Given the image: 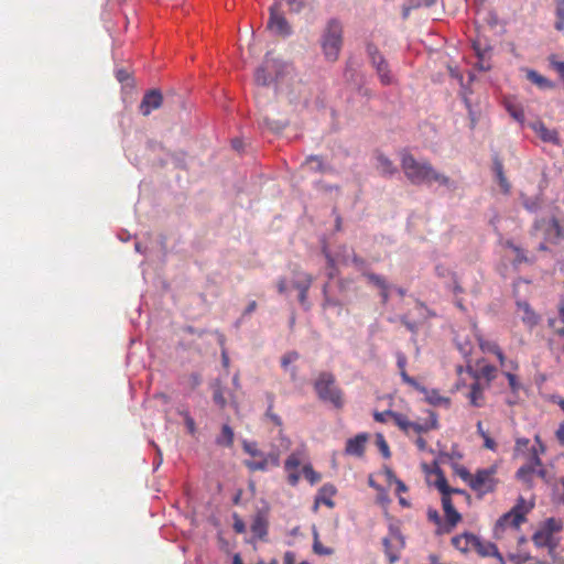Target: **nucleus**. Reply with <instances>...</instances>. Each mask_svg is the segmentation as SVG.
I'll return each mask as SVG.
<instances>
[{"mask_svg": "<svg viewBox=\"0 0 564 564\" xmlns=\"http://www.w3.org/2000/svg\"><path fill=\"white\" fill-rule=\"evenodd\" d=\"M302 471H303V475L304 477L312 484H316L321 480V475L315 471L312 467V465H304L303 468H302Z\"/></svg>", "mask_w": 564, "mask_h": 564, "instance_id": "obj_41", "label": "nucleus"}, {"mask_svg": "<svg viewBox=\"0 0 564 564\" xmlns=\"http://www.w3.org/2000/svg\"><path fill=\"white\" fill-rule=\"evenodd\" d=\"M435 486L441 491L442 497H451L452 488L448 486L447 480L443 474L437 476Z\"/></svg>", "mask_w": 564, "mask_h": 564, "instance_id": "obj_39", "label": "nucleus"}, {"mask_svg": "<svg viewBox=\"0 0 564 564\" xmlns=\"http://www.w3.org/2000/svg\"><path fill=\"white\" fill-rule=\"evenodd\" d=\"M531 509L532 506H528L524 498L519 497L511 510L497 520L494 527V538L498 541L518 538L520 527L527 521V514Z\"/></svg>", "mask_w": 564, "mask_h": 564, "instance_id": "obj_2", "label": "nucleus"}, {"mask_svg": "<svg viewBox=\"0 0 564 564\" xmlns=\"http://www.w3.org/2000/svg\"><path fill=\"white\" fill-rule=\"evenodd\" d=\"M412 8L426 7L430 8L435 4L436 0H411Z\"/></svg>", "mask_w": 564, "mask_h": 564, "instance_id": "obj_57", "label": "nucleus"}, {"mask_svg": "<svg viewBox=\"0 0 564 564\" xmlns=\"http://www.w3.org/2000/svg\"><path fill=\"white\" fill-rule=\"evenodd\" d=\"M313 387L322 402L329 403L338 410L344 406V391L337 384L334 373L322 371L315 379Z\"/></svg>", "mask_w": 564, "mask_h": 564, "instance_id": "obj_3", "label": "nucleus"}, {"mask_svg": "<svg viewBox=\"0 0 564 564\" xmlns=\"http://www.w3.org/2000/svg\"><path fill=\"white\" fill-rule=\"evenodd\" d=\"M533 229L535 232H541L544 241L549 243H557L564 238V228L554 217L536 219Z\"/></svg>", "mask_w": 564, "mask_h": 564, "instance_id": "obj_6", "label": "nucleus"}, {"mask_svg": "<svg viewBox=\"0 0 564 564\" xmlns=\"http://www.w3.org/2000/svg\"><path fill=\"white\" fill-rule=\"evenodd\" d=\"M299 275H300V278H299V280L293 282V286H294V289H296L299 291L300 304L305 310H308L310 304L307 302V295H308V290L312 286L314 279L311 274L305 273V272H301Z\"/></svg>", "mask_w": 564, "mask_h": 564, "instance_id": "obj_13", "label": "nucleus"}, {"mask_svg": "<svg viewBox=\"0 0 564 564\" xmlns=\"http://www.w3.org/2000/svg\"><path fill=\"white\" fill-rule=\"evenodd\" d=\"M540 449L536 447H532L528 457V464L533 465L534 467L539 468L538 475L540 477H545V470L542 467V460L540 458Z\"/></svg>", "mask_w": 564, "mask_h": 564, "instance_id": "obj_31", "label": "nucleus"}, {"mask_svg": "<svg viewBox=\"0 0 564 564\" xmlns=\"http://www.w3.org/2000/svg\"><path fill=\"white\" fill-rule=\"evenodd\" d=\"M303 165L307 166L311 171H314V172H324L325 171L323 160L318 155L308 156L305 160Z\"/></svg>", "mask_w": 564, "mask_h": 564, "instance_id": "obj_35", "label": "nucleus"}, {"mask_svg": "<svg viewBox=\"0 0 564 564\" xmlns=\"http://www.w3.org/2000/svg\"><path fill=\"white\" fill-rule=\"evenodd\" d=\"M393 412L394 411H391V410H386V411H382V412L376 411L373 413V419H375L376 422L386 423L389 419L392 420Z\"/></svg>", "mask_w": 564, "mask_h": 564, "instance_id": "obj_51", "label": "nucleus"}, {"mask_svg": "<svg viewBox=\"0 0 564 564\" xmlns=\"http://www.w3.org/2000/svg\"><path fill=\"white\" fill-rule=\"evenodd\" d=\"M367 442H368L367 433L357 434L355 437L347 440L346 447H345V454L350 455V456H356V457H362L365 454Z\"/></svg>", "mask_w": 564, "mask_h": 564, "instance_id": "obj_14", "label": "nucleus"}, {"mask_svg": "<svg viewBox=\"0 0 564 564\" xmlns=\"http://www.w3.org/2000/svg\"><path fill=\"white\" fill-rule=\"evenodd\" d=\"M478 344H479L481 351H484V352H489V354L495 355L500 349V347L497 343L482 339L481 337L478 338Z\"/></svg>", "mask_w": 564, "mask_h": 564, "instance_id": "obj_40", "label": "nucleus"}, {"mask_svg": "<svg viewBox=\"0 0 564 564\" xmlns=\"http://www.w3.org/2000/svg\"><path fill=\"white\" fill-rule=\"evenodd\" d=\"M377 161H378V165H377L378 171L382 175L391 176L397 172V167L393 165L392 161L389 158H387L386 155H383V154L378 155Z\"/></svg>", "mask_w": 564, "mask_h": 564, "instance_id": "obj_30", "label": "nucleus"}, {"mask_svg": "<svg viewBox=\"0 0 564 564\" xmlns=\"http://www.w3.org/2000/svg\"><path fill=\"white\" fill-rule=\"evenodd\" d=\"M288 481L291 486H295L300 480V474L297 470L288 471Z\"/></svg>", "mask_w": 564, "mask_h": 564, "instance_id": "obj_61", "label": "nucleus"}, {"mask_svg": "<svg viewBox=\"0 0 564 564\" xmlns=\"http://www.w3.org/2000/svg\"><path fill=\"white\" fill-rule=\"evenodd\" d=\"M163 102V95L159 89L147 91L139 105V111L143 116H149L153 110L159 109Z\"/></svg>", "mask_w": 564, "mask_h": 564, "instance_id": "obj_12", "label": "nucleus"}, {"mask_svg": "<svg viewBox=\"0 0 564 564\" xmlns=\"http://www.w3.org/2000/svg\"><path fill=\"white\" fill-rule=\"evenodd\" d=\"M377 445H378L382 456L384 458H389L390 455H391L390 454V449H389V445H388V443L386 442L384 437L381 434H379L377 436Z\"/></svg>", "mask_w": 564, "mask_h": 564, "instance_id": "obj_49", "label": "nucleus"}, {"mask_svg": "<svg viewBox=\"0 0 564 564\" xmlns=\"http://www.w3.org/2000/svg\"><path fill=\"white\" fill-rule=\"evenodd\" d=\"M532 541L538 549H547L549 551L554 550L557 545L555 538L541 528L534 532Z\"/></svg>", "mask_w": 564, "mask_h": 564, "instance_id": "obj_18", "label": "nucleus"}, {"mask_svg": "<svg viewBox=\"0 0 564 564\" xmlns=\"http://www.w3.org/2000/svg\"><path fill=\"white\" fill-rule=\"evenodd\" d=\"M400 373H401V377H402V379H403V381H404V382H406V383H408V384H410V386L415 387L416 389H420V387H419V384L416 383V381H415L412 377H410V376L406 373V371H405V370H401V371H400Z\"/></svg>", "mask_w": 564, "mask_h": 564, "instance_id": "obj_63", "label": "nucleus"}, {"mask_svg": "<svg viewBox=\"0 0 564 564\" xmlns=\"http://www.w3.org/2000/svg\"><path fill=\"white\" fill-rule=\"evenodd\" d=\"M555 437H556L557 442L560 443V445L564 446V421H562L558 424V427L555 431Z\"/></svg>", "mask_w": 564, "mask_h": 564, "instance_id": "obj_58", "label": "nucleus"}, {"mask_svg": "<svg viewBox=\"0 0 564 564\" xmlns=\"http://www.w3.org/2000/svg\"><path fill=\"white\" fill-rule=\"evenodd\" d=\"M421 391L426 392V400L433 405L448 404V398L441 395L436 390L426 391L424 388H420Z\"/></svg>", "mask_w": 564, "mask_h": 564, "instance_id": "obj_33", "label": "nucleus"}, {"mask_svg": "<svg viewBox=\"0 0 564 564\" xmlns=\"http://www.w3.org/2000/svg\"><path fill=\"white\" fill-rule=\"evenodd\" d=\"M505 108L508 111V113L519 123L524 122V110L523 107L516 102L512 99H505L503 101Z\"/></svg>", "mask_w": 564, "mask_h": 564, "instance_id": "obj_24", "label": "nucleus"}, {"mask_svg": "<svg viewBox=\"0 0 564 564\" xmlns=\"http://www.w3.org/2000/svg\"><path fill=\"white\" fill-rule=\"evenodd\" d=\"M430 419L431 420L429 422H425L423 424L416 423V422H412V425H411L410 430H413L415 433L421 434V433H426L430 430L437 429L438 425H437V416H436V414L431 412L430 413Z\"/></svg>", "mask_w": 564, "mask_h": 564, "instance_id": "obj_29", "label": "nucleus"}, {"mask_svg": "<svg viewBox=\"0 0 564 564\" xmlns=\"http://www.w3.org/2000/svg\"><path fill=\"white\" fill-rule=\"evenodd\" d=\"M392 420L394 424L402 430L405 433H409V430L411 429L412 422L408 420V417L398 412H393Z\"/></svg>", "mask_w": 564, "mask_h": 564, "instance_id": "obj_36", "label": "nucleus"}, {"mask_svg": "<svg viewBox=\"0 0 564 564\" xmlns=\"http://www.w3.org/2000/svg\"><path fill=\"white\" fill-rule=\"evenodd\" d=\"M182 415L184 416V422L188 433L194 435L196 433V424L194 419L189 415L188 412H183Z\"/></svg>", "mask_w": 564, "mask_h": 564, "instance_id": "obj_52", "label": "nucleus"}, {"mask_svg": "<svg viewBox=\"0 0 564 564\" xmlns=\"http://www.w3.org/2000/svg\"><path fill=\"white\" fill-rule=\"evenodd\" d=\"M272 408H273V405H272V403H270V405H269V408H268V410H267V416H268V417H270V420H271V421H272L276 426H281V425H282V420H281V417H280L278 414H275V413H273V412H272Z\"/></svg>", "mask_w": 564, "mask_h": 564, "instance_id": "obj_55", "label": "nucleus"}, {"mask_svg": "<svg viewBox=\"0 0 564 564\" xmlns=\"http://www.w3.org/2000/svg\"><path fill=\"white\" fill-rule=\"evenodd\" d=\"M476 535L469 532H465L452 538V545L463 554H467L474 551V543Z\"/></svg>", "mask_w": 564, "mask_h": 564, "instance_id": "obj_16", "label": "nucleus"}, {"mask_svg": "<svg viewBox=\"0 0 564 564\" xmlns=\"http://www.w3.org/2000/svg\"><path fill=\"white\" fill-rule=\"evenodd\" d=\"M202 383V377L197 372H193L188 377V384L191 389H196Z\"/></svg>", "mask_w": 564, "mask_h": 564, "instance_id": "obj_54", "label": "nucleus"}, {"mask_svg": "<svg viewBox=\"0 0 564 564\" xmlns=\"http://www.w3.org/2000/svg\"><path fill=\"white\" fill-rule=\"evenodd\" d=\"M367 53L370 57L372 66L376 68L377 74L382 85H391L393 83V76L389 70V65L379 52L378 47L373 44L367 45Z\"/></svg>", "mask_w": 564, "mask_h": 564, "instance_id": "obj_8", "label": "nucleus"}, {"mask_svg": "<svg viewBox=\"0 0 564 564\" xmlns=\"http://www.w3.org/2000/svg\"><path fill=\"white\" fill-rule=\"evenodd\" d=\"M261 459L260 460H253V462H246V466L250 469V470H261V471H264V470H268L269 467H268V464L265 462V458L264 456H260Z\"/></svg>", "mask_w": 564, "mask_h": 564, "instance_id": "obj_44", "label": "nucleus"}, {"mask_svg": "<svg viewBox=\"0 0 564 564\" xmlns=\"http://www.w3.org/2000/svg\"><path fill=\"white\" fill-rule=\"evenodd\" d=\"M530 127L543 142L560 145V135L555 129H549L542 121H535Z\"/></svg>", "mask_w": 564, "mask_h": 564, "instance_id": "obj_15", "label": "nucleus"}, {"mask_svg": "<svg viewBox=\"0 0 564 564\" xmlns=\"http://www.w3.org/2000/svg\"><path fill=\"white\" fill-rule=\"evenodd\" d=\"M442 506L445 513L446 525L440 528L437 534L449 533L462 520V516L454 508L451 497H442Z\"/></svg>", "mask_w": 564, "mask_h": 564, "instance_id": "obj_11", "label": "nucleus"}, {"mask_svg": "<svg viewBox=\"0 0 564 564\" xmlns=\"http://www.w3.org/2000/svg\"><path fill=\"white\" fill-rule=\"evenodd\" d=\"M474 551L481 557L495 556L502 561V556L499 553L496 544L491 542H485L477 535L474 543Z\"/></svg>", "mask_w": 564, "mask_h": 564, "instance_id": "obj_17", "label": "nucleus"}, {"mask_svg": "<svg viewBox=\"0 0 564 564\" xmlns=\"http://www.w3.org/2000/svg\"><path fill=\"white\" fill-rule=\"evenodd\" d=\"M538 470H539V468L527 463L518 469L516 476L520 481L527 484L528 486H531L532 480H533V475L538 474Z\"/></svg>", "mask_w": 564, "mask_h": 564, "instance_id": "obj_28", "label": "nucleus"}, {"mask_svg": "<svg viewBox=\"0 0 564 564\" xmlns=\"http://www.w3.org/2000/svg\"><path fill=\"white\" fill-rule=\"evenodd\" d=\"M268 467H279L280 466V454L279 453H269L264 456Z\"/></svg>", "mask_w": 564, "mask_h": 564, "instance_id": "obj_53", "label": "nucleus"}, {"mask_svg": "<svg viewBox=\"0 0 564 564\" xmlns=\"http://www.w3.org/2000/svg\"><path fill=\"white\" fill-rule=\"evenodd\" d=\"M213 400L216 403V405L221 410L225 409L227 405V400L224 395V390L219 381H216L213 384Z\"/></svg>", "mask_w": 564, "mask_h": 564, "instance_id": "obj_32", "label": "nucleus"}, {"mask_svg": "<svg viewBox=\"0 0 564 564\" xmlns=\"http://www.w3.org/2000/svg\"><path fill=\"white\" fill-rule=\"evenodd\" d=\"M336 494V488L330 485V484H326L324 485L319 491H318V495L316 497V503H324L325 506H327L328 508H333L335 506L334 501H333V497L335 496Z\"/></svg>", "mask_w": 564, "mask_h": 564, "instance_id": "obj_22", "label": "nucleus"}, {"mask_svg": "<svg viewBox=\"0 0 564 564\" xmlns=\"http://www.w3.org/2000/svg\"><path fill=\"white\" fill-rule=\"evenodd\" d=\"M285 65L272 57L268 53L261 66L256 69L254 82L260 86H269L274 79L279 78Z\"/></svg>", "mask_w": 564, "mask_h": 564, "instance_id": "obj_5", "label": "nucleus"}, {"mask_svg": "<svg viewBox=\"0 0 564 564\" xmlns=\"http://www.w3.org/2000/svg\"><path fill=\"white\" fill-rule=\"evenodd\" d=\"M251 532L253 533L254 536H257L259 539H262L267 535L268 522L262 514L258 513L253 518L252 523H251Z\"/></svg>", "mask_w": 564, "mask_h": 564, "instance_id": "obj_26", "label": "nucleus"}, {"mask_svg": "<svg viewBox=\"0 0 564 564\" xmlns=\"http://www.w3.org/2000/svg\"><path fill=\"white\" fill-rule=\"evenodd\" d=\"M313 549H314V552L316 554H319V555H332L333 554V549L330 547H325L317 539V533H315V540H314V544H313Z\"/></svg>", "mask_w": 564, "mask_h": 564, "instance_id": "obj_45", "label": "nucleus"}, {"mask_svg": "<svg viewBox=\"0 0 564 564\" xmlns=\"http://www.w3.org/2000/svg\"><path fill=\"white\" fill-rule=\"evenodd\" d=\"M289 10L292 13H300L305 8L304 0H288Z\"/></svg>", "mask_w": 564, "mask_h": 564, "instance_id": "obj_50", "label": "nucleus"}, {"mask_svg": "<svg viewBox=\"0 0 564 564\" xmlns=\"http://www.w3.org/2000/svg\"><path fill=\"white\" fill-rule=\"evenodd\" d=\"M484 440V446L490 451H496L497 444L496 442L489 436V434H486L481 437Z\"/></svg>", "mask_w": 564, "mask_h": 564, "instance_id": "obj_59", "label": "nucleus"}, {"mask_svg": "<svg viewBox=\"0 0 564 564\" xmlns=\"http://www.w3.org/2000/svg\"><path fill=\"white\" fill-rule=\"evenodd\" d=\"M234 440V430L228 424H224L220 434L216 437V444L223 447H231Z\"/></svg>", "mask_w": 564, "mask_h": 564, "instance_id": "obj_27", "label": "nucleus"}, {"mask_svg": "<svg viewBox=\"0 0 564 564\" xmlns=\"http://www.w3.org/2000/svg\"><path fill=\"white\" fill-rule=\"evenodd\" d=\"M555 15H556V21H555L554 26L557 31H563L564 30V0H556Z\"/></svg>", "mask_w": 564, "mask_h": 564, "instance_id": "obj_34", "label": "nucleus"}, {"mask_svg": "<svg viewBox=\"0 0 564 564\" xmlns=\"http://www.w3.org/2000/svg\"><path fill=\"white\" fill-rule=\"evenodd\" d=\"M276 289L280 294H284L288 290L286 280L284 278L279 279L276 283Z\"/></svg>", "mask_w": 564, "mask_h": 564, "instance_id": "obj_64", "label": "nucleus"}, {"mask_svg": "<svg viewBox=\"0 0 564 564\" xmlns=\"http://www.w3.org/2000/svg\"><path fill=\"white\" fill-rule=\"evenodd\" d=\"M427 518L430 521L434 522L435 524L437 525H441L442 521H441V517L438 514V512L436 510H429L427 511Z\"/></svg>", "mask_w": 564, "mask_h": 564, "instance_id": "obj_62", "label": "nucleus"}, {"mask_svg": "<svg viewBox=\"0 0 564 564\" xmlns=\"http://www.w3.org/2000/svg\"><path fill=\"white\" fill-rule=\"evenodd\" d=\"M505 376L508 380L509 387L512 390V392L519 391V389L521 388V384L518 381L517 376L514 373H512L511 371H505Z\"/></svg>", "mask_w": 564, "mask_h": 564, "instance_id": "obj_47", "label": "nucleus"}, {"mask_svg": "<svg viewBox=\"0 0 564 564\" xmlns=\"http://www.w3.org/2000/svg\"><path fill=\"white\" fill-rule=\"evenodd\" d=\"M401 167L405 177L414 185L436 182L448 188L455 187L454 182L448 176L437 172L429 161H417L408 152L401 155Z\"/></svg>", "mask_w": 564, "mask_h": 564, "instance_id": "obj_1", "label": "nucleus"}, {"mask_svg": "<svg viewBox=\"0 0 564 564\" xmlns=\"http://www.w3.org/2000/svg\"><path fill=\"white\" fill-rule=\"evenodd\" d=\"M302 463L301 454L295 452L292 453L284 463V468L286 471L297 470L299 466Z\"/></svg>", "mask_w": 564, "mask_h": 564, "instance_id": "obj_38", "label": "nucleus"}, {"mask_svg": "<svg viewBox=\"0 0 564 564\" xmlns=\"http://www.w3.org/2000/svg\"><path fill=\"white\" fill-rule=\"evenodd\" d=\"M365 275L370 283L375 284L380 290L389 289V285L383 276L375 274V273H366Z\"/></svg>", "mask_w": 564, "mask_h": 564, "instance_id": "obj_42", "label": "nucleus"}, {"mask_svg": "<svg viewBox=\"0 0 564 564\" xmlns=\"http://www.w3.org/2000/svg\"><path fill=\"white\" fill-rule=\"evenodd\" d=\"M518 311L521 312V319L530 329L539 324L540 316L531 308L527 302L517 303Z\"/></svg>", "mask_w": 564, "mask_h": 564, "instance_id": "obj_19", "label": "nucleus"}, {"mask_svg": "<svg viewBox=\"0 0 564 564\" xmlns=\"http://www.w3.org/2000/svg\"><path fill=\"white\" fill-rule=\"evenodd\" d=\"M242 447L246 453L253 457L262 456V453L258 449L257 443L254 442L243 441Z\"/></svg>", "mask_w": 564, "mask_h": 564, "instance_id": "obj_46", "label": "nucleus"}, {"mask_svg": "<svg viewBox=\"0 0 564 564\" xmlns=\"http://www.w3.org/2000/svg\"><path fill=\"white\" fill-rule=\"evenodd\" d=\"M234 530L237 533H243L246 531L245 522L240 518H238L237 516H235Z\"/></svg>", "mask_w": 564, "mask_h": 564, "instance_id": "obj_60", "label": "nucleus"}, {"mask_svg": "<svg viewBox=\"0 0 564 564\" xmlns=\"http://www.w3.org/2000/svg\"><path fill=\"white\" fill-rule=\"evenodd\" d=\"M321 45L326 59L337 61L343 46V25L338 20L332 19L327 22Z\"/></svg>", "mask_w": 564, "mask_h": 564, "instance_id": "obj_4", "label": "nucleus"}, {"mask_svg": "<svg viewBox=\"0 0 564 564\" xmlns=\"http://www.w3.org/2000/svg\"><path fill=\"white\" fill-rule=\"evenodd\" d=\"M541 529H543L544 531L550 533L552 536H554V534L556 532H560L562 530V523H561V521H558L554 518H549L543 522Z\"/></svg>", "mask_w": 564, "mask_h": 564, "instance_id": "obj_37", "label": "nucleus"}, {"mask_svg": "<svg viewBox=\"0 0 564 564\" xmlns=\"http://www.w3.org/2000/svg\"><path fill=\"white\" fill-rule=\"evenodd\" d=\"M494 172L496 174L500 188L505 194H508L510 192L511 186L503 173L502 162L498 158H495L494 160Z\"/></svg>", "mask_w": 564, "mask_h": 564, "instance_id": "obj_25", "label": "nucleus"}, {"mask_svg": "<svg viewBox=\"0 0 564 564\" xmlns=\"http://www.w3.org/2000/svg\"><path fill=\"white\" fill-rule=\"evenodd\" d=\"M527 78L534 85H536L541 89H553L555 88V83L550 80L549 78L542 76L534 69L527 70Z\"/></svg>", "mask_w": 564, "mask_h": 564, "instance_id": "obj_23", "label": "nucleus"}, {"mask_svg": "<svg viewBox=\"0 0 564 564\" xmlns=\"http://www.w3.org/2000/svg\"><path fill=\"white\" fill-rule=\"evenodd\" d=\"M555 333L564 338V304L558 308V322L553 323Z\"/></svg>", "mask_w": 564, "mask_h": 564, "instance_id": "obj_43", "label": "nucleus"}, {"mask_svg": "<svg viewBox=\"0 0 564 564\" xmlns=\"http://www.w3.org/2000/svg\"><path fill=\"white\" fill-rule=\"evenodd\" d=\"M384 553L390 564L395 563L400 558V551L404 547V540L398 531H391L390 534L382 540Z\"/></svg>", "mask_w": 564, "mask_h": 564, "instance_id": "obj_10", "label": "nucleus"}, {"mask_svg": "<svg viewBox=\"0 0 564 564\" xmlns=\"http://www.w3.org/2000/svg\"><path fill=\"white\" fill-rule=\"evenodd\" d=\"M300 355L296 351H289L281 358V366L286 369L290 364L296 361Z\"/></svg>", "mask_w": 564, "mask_h": 564, "instance_id": "obj_48", "label": "nucleus"}, {"mask_svg": "<svg viewBox=\"0 0 564 564\" xmlns=\"http://www.w3.org/2000/svg\"><path fill=\"white\" fill-rule=\"evenodd\" d=\"M496 468L478 469L473 479H470V488L476 491L479 496L492 492L496 488L497 480L495 478Z\"/></svg>", "mask_w": 564, "mask_h": 564, "instance_id": "obj_7", "label": "nucleus"}, {"mask_svg": "<svg viewBox=\"0 0 564 564\" xmlns=\"http://www.w3.org/2000/svg\"><path fill=\"white\" fill-rule=\"evenodd\" d=\"M497 372L498 370L495 366L487 364L480 365V362H478V369L474 373V378L476 379V381H478L479 379H485L487 381L488 387L490 382L496 379Z\"/></svg>", "mask_w": 564, "mask_h": 564, "instance_id": "obj_21", "label": "nucleus"}, {"mask_svg": "<svg viewBox=\"0 0 564 564\" xmlns=\"http://www.w3.org/2000/svg\"><path fill=\"white\" fill-rule=\"evenodd\" d=\"M484 391H485V388L480 384L479 381H475L470 386V391H469L468 398H469V402L471 405H474L476 408H482L486 404Z\"/></svg>", "mask_w": 564, "mask_h": 564, "instance_id": "obj_20", "label": "nucleus"}, {"mask_svg": "<svg viewBox=\"0 0 564 564\" xmlns=\"http://www.w3.org/2000/svg\"><path fill=\"white\" fill-rule=\"evenodd\" d=\"M457 475L470 486V479H473L474 475H471L468 469L460 467L457 469Z\"/></svg>", "mask_w": 564, "mask_h": 564, "instance_id": "obj_56", "label": "nucleus"}, {"mask_svg": "<svg viewBox=\"0 0 564 564\" xmlns=\"http://www.w3.org/2000/svg\"><path fill=\"white\" fill-rule=\"evenodd\" d=\"M281 2L273 3L270 9V17L268 21V29L273 31L274 33L289 36L292 32L291 26L284 15L281 13Z\"/></svg>", "mask_w": 564, "mask_h": 564, "instance_id": "obj_9", "label": "nucleus"}]
</instances>
